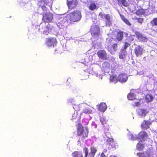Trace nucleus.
Returning a JSON list of instances; mask_svg holds the SVG:
<instances>
[{
    "label": "nucleus",
    "instance_id": "nucleus-1",
    "mask_svg": "<svg viewBox=\"0 0 157 157\" xmlns=\"http://www.w3.org/2000/svg\"><path fill=\"white\" fill-rule=\"evenodd\" d=\"M66 17L67 20L73 22H78L82 17L81 12L78 10H75L67 14Z\"/></svg>",
    "mask_w": 157,
    "mask_h": 157
},
{
    "label": "nucleus",
    "instance_id": "nucleus-2",
    "mask_svg": "<svg viewBox=\"0 0 157 157\" xmlns=\"http://www.w3.org/2000/svg\"><path fill=\"white\" fill-rule=\"evenodd\" d=\"M77 135L78 136H82V138L87 137L89 132L88 128H87L83 129L82 124L80 123L77 124L76 126Z\"/></svg>",
    "mask_w": 157,
    "mask_h": 157
},
{
    "label": "nucleus",
    "instance_id": "nucleus-3",
    "mask_svg": "<svg viewBox=\"0 0 157 157\" xmlns=\"http://www.w3.org/2000/svg\"><path fill=\"white\" fill-rule=\"evenodd\" d=\"M83 151L84 153V156L83 155L82 152L80 151H75L72 153V155L73 157H87L89 154V150L86 147L83 148Z\"/></svg>",
    "mask_w": 157,
    "mask_h": 157
},
{
    "label": "nucleus",
    "instance_id": "nucleus-4",
    "mask_svg": "<svg viewBox=\"0 0 157 157\" xmlns=\"http://www.w3.org/2000/svg\"><path fill=\"white\" fill-rule=\"evenodd\" d=\"M90 32L92 36L93 37H98L100 33V28L98 25H93L91 27Z\"/></svg>",
    "mask_w": 157,
    "mask_h": 157
},
{
    "label": "nucleus",
    "instance_id": "nucleus-5",
    "mask_svg": "<svg viewBox=\"0 0 157 157\" xmlns=\"http://www.w3.org/2000/svg\"><path fill=\"white\" fill-rule=\"evenodd\" d=\"M53 14L50 12H47L43 14L42 21L44 22H50L53 20Z\"/></svg>",
    "mask_w": 157,
    "mask_h": 157
},
{
    "label": "nucleus",
    "instance_id": "nucleus-6",
    "mask_svg": "<svg viewBox=\"0 0 157 157\" xmlns=\"http://www.w3.org/2000/svg\"><path fill=\"white\" fill-rule=\"evenodd\" d=\"M67 4L68 9L72 10L77 7L78 2L77 0H67Z\"/></svg>",
    "mask_w": 157,
    "mask_h": 157
},
{
    "label": "nucleus",
    "instance_id": "nucleus-7",
    "mask_svg": "<svg viewBox=\"0 0 157 157\" xmlns=\"http://www.w3.org/2000/svg\"><path fill=\"white\" fill-rule=\"evenodd\" d=\"M97 55L99 59L103 60H107L108 58L107 53L104 50H100L97 53Z\"/></svg>",
    "mask_w": 157,
    "mask_h": 157
},
{
    "label": "nucleus",
    "instance_id": "nucleus-8",
    "mask_svg": "<svg viewBox=\"0 0 157 157\" xmlns=\"http://www.w3.org/2000/svg\"><path fill=\"white\" fill-rule=\"evenodd\" d=\"M49 2V1L47 0H40L38 2V5L44 11H47L46 6Z\"/></svg>",
    "mask_w": 157,
    "mask_h": 157
},
{
    "label": "nucleus",
    "instance_id": "nucleus-9",
    "mask_svg": "<svg viewBox=\"0 0 157 157\" xmlns=\"http://www.w3.org/2000/svg\"><path fill=\"white\" fill-rule=\"evenodd\" d=\"M57 43V40L55 37H50L46 38V43L48 46L50 47L52 45L54 46V44Z\"/></svg>",
    "mask_w": 157,
    "mask_h": 157
},
{
    "label": "nucleus",
    "instance_id": "nucleus-10",
    "mask_svg": "<svg viewBox=\"0 0 157 157\" xmlns=\"http://www.w3.org/2000/svg\"><path fill=\"white\" fill-rule=\"evenodd\" d=\"M138 114L141 117H144L148 113V111L147 109L139 108L136 110Z\"/></svg>",
    "mask_w": 157,
    "mask_h": 157
},
{
    "label": "nucleus",
    "instance_id": "nucleus-11",
    "mask_svg": "<svg viewBox=\"0 0 157 157\" xmlns=\"http://www.w3.org/2000/svg\"><path fill=\"white\" fill-rule=\"evenodd\" d=\"M136 37L140 42H146L148 40V39L146 37L144 36L140 32H136L135 33Z\"/></svg>",
    "mask_w": 157,
    "mask_h": 157
},
{
    "label": "nucleus",
    "instance_id": "nucleus-12",
    "mask_svg": "<svg viewBox=\"0 0 157 157\" xmlns=\"http://www.w3.org/2000/svg\"><path fill=\"white\" fill-rule=\"evenodd\" d=\"M143 49L140 45H138L134 48V52L136 56L138 57L141 56L143 54Z\"/></svg>",
    "mask_w": 157,
    "mask_h": 157
},
{
    "label": "nucleus",
    "instance_id": "nucleus-13",
    "mask_svg": "<svg viewBox=\"0 0 157 157\" xmlns=\"http://www.w3.org/2000/svg\"><path fill=\"white\" fill-rule=\"evenodd\" d=\"M100 121L103 125L104 129L105 131H108L109 129V125L107 124L108 121L105 118L101 117L100 118Z\"/></svg>",
    "mask_w": 157,
    "mask_h": 157
},
{
    "label": "nucleus",
    "instance_id": "nucleus-14",
    "mask_svg": "<svg viewBox=\"0 0 157 157\" xmlns=\"http://www.w3.org/2000/svg\"><path fill=\"white\" fill-rule=\"evenodd\" d=\"M118 81L121 82H125L128 79L127 75L125 73H121L118 76Z\"/></svg>",
    "mask_w": 157,
    "mask_h": 157
},
{
    "label": "nucleus",
    "instance_id": "nucleus-15",
    "mask_svg": "<svg viewBox=\"0 0 157 157\" xmlns=\"http://www.w3.org/2000/svg\"><path fill=\"white\" fill-rule=\"evenodd\" d=\"M154 98L152 94H146L144 97L145 102L147 103H148L152 101Z\"/></svg>",
    "mask_w": 157,
    "mask_h": 157
},
{
    "label": "nucleus",
    "instance_id": "nucleus-16",
    "mask_svg": "<svg viewBox=\"0 0 157 157\" xmlns=\"http://www.w3.org/2000/svg\"><path fill=\"white\" fill-rule=\"evenodd\" d=\"M151 124V123L150 121L144 120L142 122L141 126L142 128L147 129L149 128V125Z\"/></svg>",
    "mask_w": 157,
    "mask_h": 157
},
{
    "label": "nucleus",
    "instance_id": "nucleus-17",
    "mask_svg": "<svg viewBox=\"0 0 157 157\" xmlns=\"http://www.w3.org/2000/svg\"><path fill=\"white\" fill-rule=\"evenodd\" d=\"M111 16L110 14H106L105 17L106 21L105 24L107 26H110L112 25V21L111 19Z\"/></svg>",
    "mask_w": 157,
    "mask_h": 157
},
{
    "label": "nucleus",
    "instance_id": "nucleus-18",
    "mask_svg": "<svg viewBox=\"0 0 157 157\" xmlns=\"http://www.w3.org/2000/svg\"><path fill=\"white\" fill-rule=\"evenodd\" d=\"M90 151L89 153V157H94L97 151L96 148L94 146L91 147L90 148Z\"/></svg>",
    "mask_w": 157,
    "mask_h": 157
},
{
    "label": "nucleus",
    "instance_id": "nucleus-19",
    "mask_svg": "<svg viewBox=\"0 0 157 157\" xmlns=\"http://www.w3.org/2000/svg\"><path fill=\"white\" fill-rule=\"evenodd\" d=\"M139 157H150V155L149 152L145 151L143 152H139L136 154Z\"/></svg>",
    "mask_w": 157,
    "mask_h": 157
},
{
    "label": "nucleus",
    "instance_id": "nucleus-20",
    "mask_svg": "<svg viewBox=\"0 0 157 157\" xmlns=\"http://www.w3.org/2000/svg\"><path fill=\"white\" fill-rule=\"evenodd\" d=\"M107 106L105 103H101L99 105L98 110L101 112H104L107 109Z\"/></svg>",
    "mask_w": 157,
    "mask_h": 157
},
{
    "label": "nucleus",
    "instance_id": "nucleus-21",
    "mask_svg": "<svg viewBox=\"0 0 157 157\" xmlns=\"http://www.w3.org/2000/svg\"><path fill=\"white\" fill-rule=\"evenodd\" d=\"M117 4L119 5H122L127 7L128 6V4L127 0H117Z\"/></svg>",
    "mask_w": 157,
    "mask_h": 157
},
{
    "label": "nucleus",
    "instance_id": "nucleus-22",
    "mask_svg": "<svg viewBox=\"0 0 157 157\" xmlns=\"http://www.w3.org/2000/svg\"><path fill=\"white\" fill-rule=\"evenodd\" d=\"M110 82L116 83L118 81V77L116 75H111L109 77Z\"/></svg>",
    "mask_w": 157,
    "mask_h": 157
},
{
    "label": "nucleus",
    "instance_id": "nucleus-23",
    "mask_svg": "<svg viewBox=\"0 0 157 157\" xmlns=\"http://www.w3.org/2000/svg\"><path fill=\"white\" fill-rule=\"evenodd\" d=\"M123 33L122 31H120L118 32L117 35L116 39L119 41H121L123 38Z\"/></svg>",
    "mask_w": 157,
    "mask_h": 157
},
{
    "label": "nucleus",
    "instance_id": "nucleus-24",
    "mask_svg": "<svg viewBox=\"0 0 157 157\" xmlns=\"http://www.w3.org/2000/svg\"><path fill=\"white\" fill-rule=\"evenodd\" d=\"M145 11L142 8L138 9L136 12V14L138 16H141L145 14Z\"/></svg>",
    "mask_w": 157,
    "mask_h": 157
},
{
    "label": "nucleus",
    "instance_id": "nucleus-25",
    "mask_svg": "<svg viewBox=\"0 0 157 157\" xmlns=\"http://www.w3.org/2000/svg\"><path fill=\"white\" fill-rule=\"evenodd\" d=\"M120 17L122 20L127 25L131 26V24L130 23L128 20L123 15H120Z\"/></svg>",
    "mask_w": 157,
    "mask_h": 157
},
{
    "label": "nucleus",
    "instance_id": "nucleus-26",
    "mask_svg": "<svg viewBox=\"0 0 157 157\" xmlns=\"http://www.w3.org/2000/svg\"><path fill=\"white\" fill-rule=\"evenodd\" d=\"M126 53V51L121 49L119 54V58L120 59H123L125 57V55Z\"/></svg>",
    "mask_w": 157,
    "mask_h": 157
},
{
    "label": "nucleus",
    "instance_id": "nucleus-27",
    "mask_svg": "<svg viewBox=\"0 0 157 157\" xmlns=\"http://www.w3.org/2000/svg\"><path fill=\"white\" fill-rule=\"evenodd\" d=\"M50 25L48 24L44 28V29L43 31V33L44 34L48 35L50 31Z\"/></svg>",
    "mask_w": 157,
    "mask_h": 157
},
{
    "label": "nucleus",
    "instance_id": "nucleus-28",
    "mask_svg": "<svg viewBox=\"0 0 157 157\" xmlns=\"http://www.w3.org/2000/svg\"><path fill=\"white\" fill-rule=\"evenodd\" d=\"M144 144H142L140 142L138 143L136 145V149L139 151H141L144 148Z\"/></svg>",
    "mask_w": 157,
    "mask_h": 157
},
{
    "label": "nucleus",
    "instance_id": "nucleus-29",
    "mask_svg": "<svg viewBox=\"0 0 157 157\" xmlns=\"http://www.w3.org/2000/svg\"><path fill=\"white\" fill-rule=\"evenodd\" d=\"M135 96L134 93H129L127 95L128 99L130 100H132L135 99Z\"/></svg>",
    "mask_w": 157,
    "mask_h": 157
},
{
    "label": "nucleus",
    "instance_id": "nucleus-30",
    "mask_svg": "<svg viewBox=\"0 0 157 157\" xmlns=\"http://www.w3.org/2000/svg\"><path fill=\"white\" fill-rule=\"evenodd\" d=\"M150 23L152 26H157V18H154Z\"/></svg>",
    "mask_w": 157,
    "mask_h": 157
},
{
    "label": "nucleus",
    "instance_id": "nucleus-31",
    "mask_svg": "<svg viewBox=\"0 0 157 157\" xmlns=\"http://www.w3.org/2000/svg\"><path fill=\"white\" fill-rule=\"evenodd\" d=\"M133 19L136 20L138 23L140 24H142L144 21V19L141 17L138 18L136 17H135Z\"/></svg>",
    "mask_w": 157,
    "mask_h": 157
},
{
    "label": "nucleus",
    "instance_id": "nucleus-32",
    "mask_svg": "<svg viewBox=\"0 0 157 157\" xmlns=\"http://www.w3.org/2000/svg\"><path fill=\"white\" fill-rule=\"evenodd\" d=\"M140 134H141L140 137L142 139H144L148 136L147 133L145 132H141Z\"/></svg>",
    "mask_w": 157,
    "mask_h": 157
},
{
    "label": "nucleus",
    "instance_id": "nucleus-33",
    "mask_svg": "<svg viewBox=\"0 0 157 157\" xmlns=\"http://www.w3.org/2000/svg\"><path fill=\"white\" fill-rule=\"evenodd\" d=\"M96 5L94 3H93L90 4L89 7V9L90 10H94L96 9Z\"/></svg>",
    "mask_w": 157,
    "mask_h": 157
},
{
    "label": "nucleus",
    "instance_id": "nucleus-34",
    "mask_svg": "<svg viewBox=\"0 0 157 157\" xmlns=\"http://www.w3.org/2000/svg\"><path fill=\"white\" fill-rule=\"evenodd\" d=\"M130 45V44H129L128 43L125 42H124V45L123 48L121 49L124 50V51H126V49Z\"/></svg>",
    "mask_w": 157,
    "mask_h": 157
},
{
    "label": "nucleus",
    "instance_id": "nucleus-35",
    "mask_svg": "<svg viewBox=\"0 0 157 157\" xmlns=\"http://www.w3.org/2000/svg\"><path fill=\"white\" fill-rule=\"evenodd\" d=\"M92 112V111L91 110L89 109H85L83 110V112L82 113H84L86 114H89L91 113Z\"/></svg>",
    "mask_w": 157,
    "mask_h": 157
},
{
    "label": "nucleus",
    "instance_id": "nucleus-36",
    "mask_svg": "<svg viewBox=\"0 0 157 157\" xmlns=\"http://www.w3.org/2000/svg\"><path fill=\"white\" fill-rule=\"evenodd\" d=\"M106 141L109 144H111L114 142L113 139L111 138H109Z\"/></svg>",
    "mask_w": 157,
    "mask_h": 157
},
{
    "label": "nucleus",
    "instance_id": "nucleus-37",
    "mask_svg": "<svg viewBox=\"0 0 157 157\" xmlns=\"http://www.w3.org/2000/svg\"><path fill=\"white\" fill-rule=\"evenodd\" d=\"M112 48L114 51L117 50L118 49V45L117 43H115L113 44L112 45Z\"/></svg>",
    "mask_w": 157,
    "mask_h": 157
},
{
    "label": "nucleus",
    "instance_id": "nucleus-38",
    "mask_svg": "<svg viewBox=\"0 0 157 157\" xmlns=\"http://www.w3.org/2000/svg\"><path fill=\"white\" fill-rule=\"evenodd\" d=\"M105 14L101 12H100L98 14V16L100 19H104L105 17Z\"/></svg>",
    "mask_w": 157,
    "mask_h": 157
},
{
    "label": "nucleus",
    "instance_id": "nucleus-39",
    "mask_svg": "<svg viewBox=\"0 0 157 157\" xmlns=\"http://www.w3.org/2000/svg\"><path fill=\"white\" fill-rule=\"evenodd\" d=\"M73 82L72 80L70 78H68L67 80V84L69 85Z\"/></svg>",
    "mask_w": 157,
    "mask_h": 157
},
{
    "label": "nucleus",
    "instance_id": "nucleus-40",
    "mask_svg": "<svg viewBox=\"0 0 157 157\" xmlns=\"http://www.w3.org/2000/svg\"><path fill=\"white\" fill-rule=\"evenodd\" d=\"M140 105V104L139 102H136L135 103V105H134L135 107H139Z\"/></svg>",
    "mask_w": 157,
    "mask_h": 157
},
{
    "label": "nucleus",
    "instance_id": "nucleus-41",
    "mask_svg": "<svg viewBox=\"0 0 157 157\" xmlns=\"http://www.w3.org/2000/svg\"><path fill=\"white\" fill-rule=\"evenodd\" d=\"M100 157H107L103 153H101Z\"/></svg>",
    "mask_w": 157,
    "mask_h": 157
},
{
    "label": "nucleus",
    "instance_id": "nucleus-42",
    "mask_svg": "<svg viewBox=\"0 0 157 157\" xmlns=\"http://www.w3.org/2000/svg\"><path fill=\"white\" fill-rule=\"evenodd\" d=\"M112 41V39L110 38V39H109L108 40V43H111Z\"/></svg>",
    "mask_w": 157,
    "mask_h": 157
},
{
    "label": "nucleus",
    "instance_id": "nucleus-43",
    "mask_svg": "<svg viewBox=\"0 0 157 157\" xmlns=\"http://www.w3.org/2000/svg\"><path fill=\"white\" fill-rule=\"evenodd\" d=\"M108 50L110 52V51H111V48H109H109H108Z\"/></svg>",
    "mask_w": 157,
    "mask_h": 157
},
{
    "label": "nucleus",
    "instance_id": "nucleus-44",
    "mask_svg": "<svg viewBox=\"0 0 157 157\" xmlns=\"http://www.w3.org/2000/svg\"><path fill=\"white\" fill-rule=\"evenodd\" d=\"M113 157H117L116 156H113Z\"/></svg>",
    "mask_w": 157,
    "mask_h": 157
},
{
    "label": "nucleus",
    "instance_id": "nucleus-45",
    "mask_svg": "<svg viewBox=\"0 0 157 157\" xmlns=\"http://www.w3.org/2000/svg\"><path fill=\"white\" fill-rule=\"evenodd\" d=\"M105 63H107V62H105Z\"/></svg>",
    "mask_w": 157,
    "mask_h": 157
}]
</instances>
